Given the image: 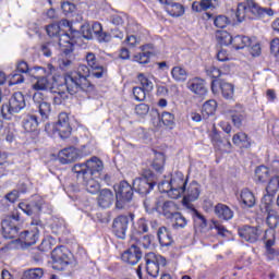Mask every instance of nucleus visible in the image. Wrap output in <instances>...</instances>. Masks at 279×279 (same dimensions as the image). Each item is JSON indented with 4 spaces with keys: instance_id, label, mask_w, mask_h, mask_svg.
Returning a JSON list of instances; mask_svg holds the SVG:
<instances>
[{
    "instance_id": "13",
    "label": "nucleus",
    "mask_w": 279,
    "mask_h": 279,
    "mask_svg": "<svg viewBox=\"0 0 279 279\" xmlns=\"http://www.w3.org/2000/svg\"><path fill=\"white\" fill-rule=\"evenodd\" d=\"M80 158H82V154L80 149L75 147L64 148L59 151V162H61V165H71V162H75L80 160Z\"/></svg>"
},
{
    "instance_id": "32",
    "label": "nucleus",
    "mask_w": 279,
    "mask_h": 279,
    "mask_svg": "<svg viewBox=\"0 0 279 279\" xmlns=\"http://www.w3.org/2000/svg\"><path fill=\"white\" fill-rule=\"evenodd\" d=\"M231 45H233L234 49H245V47L252 45V39L247 36L238 35L232 38Z\"/></svg>"
},
{
    "instance_id": "26",
    "label": "nucleus",
    "mask_w": 279,
    "mask_h": 279,
    "mask_svg": "<svg viewBox=\"0 0 279 279\" xmlns=\"http://www.w3.org/2000/svg\"><path fill=\"white\" fill-rule=\"evenodd\" d=\"M58 43L65 56L73 52V39L68 33H61Z\"/></svg>"
},
{
    "instance_id": "29",
    "label": "nucleus",
    "mask_w": 279,
    "mask_h": 279,
    "mask_svg": "<svg viewBox=\"0 0 279 279\" xmlns=\"http://www.w3.org/2000/svg\"><path fill=\"white\" fill-rule=\"evenodd\" d=\"M149 48V45L142 46L140 48L141 52L133 57L134 62H138V64H149V59L151 58V52L147 50Z\"/></svg>"
},
{
    "instance_id": "47",
    "label": "nucleus",
    "mask_w": 279,
    "mask_h": 279,
    "mask_svg": "<svg viewBox=\"0 0 279 279\" xmlns=\"http://www.w3.org/2000/svg\"><path fill=\"white\" fill-rule=\"evenodd\" d=\"M217 111V101L208 100L203 105L202 112L207 117L213 116Z\"/></svg>"
},
{
    "instance_id": "54",
    "label": "nucleus",
    "mask_w": 279,
    "mask_h": 279,
    "mask_svg": "<svg viewBox=\"0 0 279 279\" xmlns=\"http://www.w3.org/2000/svg\"><path fill=\"white\" fill-rule=\"evenodd\" d=\"M161 122L163 123V125H167L168 128H170V125H173L174 121H175V117L170 113V112H162L161 113Z\"/></svg>"
},
{
    "instance_id": "5",
    "label": "nucleus",
    "mask_w": 279,
    "mask_h": 279,
    "mask_svg": "<svg viewBox=\"0 0 279 279\" xmlns=\"http://www.w3.org/2000/svg\"><path fill=\"white\" fill-rule=\"evenodd\" d=\"M26 106L25 96L21 92H16L12 95L9 104L2 106L1 112L4 119H10L8 114H19L21 110H24Z\"/></svg>"
},
{
    "instance_id": "4",
    "label": "nucleus",
    "mask_w": 279,
    "mask_h": 279,
    "mask_svg": "<svg viewBox=\"0 0 279 279\" xmlns=\"http://www.w3.org/2000/svg\"><path fill=\"white\" fill-rule=\"evenodd\" d=\"M51 258L53 263V269H58L59 271H62L65 269V267H69V265H76L73 253H71V251H69V248L65 246H57L53 248Z\"/></svg>"
},
{
    "instance_id": "61",
    "label": "nucleus",
    "mask_w": 279,
    "mask_h": 279,
    "mask_svg": "<svg viewBox=\"0 0 279 279\" xmlns=\"http://www.w3.org/2000/svg\"><path fill=\"white\" fill-rule=\"evenodd\" d=\"M135 112L140 116V117H145V114H148L149 112V106L146 104H140L135 107Z\"/></svg>"
},
{
    "instance_id": "64",
    "label": "nucleus",
    "mask_w": 279,
    "mask_h": 279,
    "mask_svg": "<svg viewBox=\"0 0 279 279\" xmlns=\"http://www.w3.org/2000/svg\"><path fill=\"white\" fill-rule=\"evenodd\" d=\"M270 51L274 56H278L279 53V39H272L270 43Z\"/></svg>"
},
{
    "instance_id": "36",
    "label": "nucleus",
    "mask_w": 279,
    "mask_h": 279,
    "mask_svg": "<svg viewBox=\"0 0 279 279\" xmlns=\"http://www.w3.org/2000/svg\"><path fill=\"white\" fill-rule=\"evenodd\" d=\"M232 35L226 31H218L216 33V40L219 43V45H222L225 47H228V45H232Z\"/></svg>"
},
{
    "instance_id": "27",
    "label": "nucleus",
    "mask_w": 279,
    "mask_h": 279,
    "mask_svg": "<svg viewBox=\"0 0 279 279\" xmlns=\"http://www.w3.org/2000/svg\"><path fill=\"white\" fill-rule=\"evenodd\" d=\"M92 32L94 33V36L97 38L98 43H110L111 36L108 33L104 32V27L99 22L93 23Z\"/></svg>"
},
{
    "instance_id": "33",
    "label": "nucleus",
    "mask_w": 279,
    "mask_h": 279,
    "mask_svg": "<svg viewBox=\"0 0 279 279\" xmlns=\"http://www.w3.org/2000/svg\"><path fill=\"white\" fill-rule=\"evenodd\" d=\"M166 11L168 12V14L170 16H182V14H184V7L178 2H170L167 7H166Z\"/></svg>"
},
{
    "instance_id": "23",
    "label": "nucleus",
    "mask_w": 279,
    "mask_h": 279,
    "mask_svg": "<svg viewBox=\"0 0 279 279\" xmlns=\"http://www.w3.org/2000/svg\"><path fill=\"white\" fill-rule=\"evenodd\" d=\"M214 213L218 219L223 221H230L234 217V211L228 205L221 203L215 206Z\"/></svg>"
},
{
    "instance_id": "1",
    "label": "nucleus",
    "mask_w": 279,
    "mask_h": 279,
    "mask_svg": "<svg viewBox=\"0 0 279 279\" xmlns=\"http://www.w3.org/2000/svg\"><path fill=\"white\" fill-rule=\"evenodd\" d=\"M72 171L76 173L77 180H82L87 193L97 195L101 191V185L95 180L104 171V161L99 158L92 157L86 162L76 163L73 166Z\"/></svg>"
},
{
    "instance_id": "21",
    "label": "nucleus",
    "mask_w": 279,
    "mask_h": 279,
    "mask_svg": "<svg viewBox=\"0 0 279 279\" xmlns=\"http://www.w3.org/2000/svg\"><path fill=\"white\" fill-rule=\"evenodd\" d=\"M97 202L100 208H110L114 204V193L108 189H104L100 191Z\"/></svg>"
},
{
    "instance_id": "38",
    "label": "nucleus",
    "mask_w": 279,
    "mask_h": 279,
    "mask_svg": "<svg viewBox=\"0 0 279 279\" xmlns=\"http://www.w3.org/2000/svg\"><path fill=\"white\" fill-rule=\"evenodd\" d=\"M274 197H276L274 194L266 193L262 198V210H265V213L269 210H274Z\"/></svg>"
},
{
    "instance_id": "20",
    "label": "nucleus",
    "mask_w": 279,
    "mask_h": 279,
    "mask_svg": "<svg viewBox=\"0 0 279 279\" xmlns=\"http://www.w3.org/2000/svg\"><path fill=\"white\" fill-rule=\"evenodd\" d=\"M133 189L141 195H147L154 189V183L146 178H137L133 181Z\"/></svg>"
},
{
    "instance_id": "22",
    "label": "nucleus",
    "mask_w": 279,
    "mask_h": 279,
    "mask_svg": "<svg viewBox=\"0 0 279 279\" xmlns=\"http://www.w3.org/2000/svg\"><path fill=\"white\" fill-rule=\"evenodd\" d=\"M184 197H183V204H186V202H195L199 198V184L195 181H193L189 187H184Z\"/></svg>"
},
{
    "instance_id": "10",
    "label": "nucleus",
    "mask_w": 279,
    "mask_h": 279,
    "mask_svg": "<svg viewBox=\"0 0 279 279\" xmlns=\"http://www.w3.org/2000/svg\"><path fill=\"white\" fill-rule=\"evenodd\" d=\"M132 219L128 216H118L112 223L113 234L118 239H125Z\"/></svg>"
},
{
    "instance_id": "49",
    "label": "nucleus",
    "mask_w": 279,
    "mask_h": 279,
    "mask_svg": "<svg viewBox=\"0 0 279 279\" xmlns=\"http://www.w3.org/2000/svg\"><path fill=\"white\" fill-rule=\"evenodd\" d=\"M211 143L216 147V149H223L221 145H223V141H221V136L219 135V132H217L216 129L213 130L210 134Z\"/></svg>"
},
{
    "instance_id": "45",
    "label": "nucleus",
    "mask_w": 279,
    "mask_h": 279,
    "mask_svg": "<svg viewBox=\"0 0 279 279\" xmlns=\"http://www.w3.org/2000/svg\"><path fill=\"white\" fill-rule=\"evenodd\" d=\"M231 119L235 128H241L245 121V111H232Z\"/></svg>"
},
{
    "instance_id": "39",
    "label": "nucleus",
    "mask_w": 279,
    "mask_h": 279,
    "mask_svg": "<svg viewBox=\"0 0 279 279\" xmlns=\"http://www.w3.org/2000/svg\"><path fill=\"white\" fill-rule=\"evenodd\" d=\"M34 90H49L51 88V82L48 77L41 76L37 78V82L33 84Z\"/></svg>"
},
{
    "instance_id": "8",
    "label": "nucleus",
    "mask_w": 279,
    "mask_h": 279,
    "mask_svg": "<svg viewBox=\"0 0 279 279\" xmlns=\"http://www.w3.org/2000/svg\"><path fill=\"white\" fill-rule=\"evenodd\" d=\"M19 216H9L2 221V234L4 239H16L19 235Z\"/></svg>"
},
{
    "instance_id": "53",
    "label": "nucleus",
    "mask_w": 279,
    "mask_h": 279,
    "mask_svg": "<svg viewBox=\"0 0 279 279\" xmlns=\"http://www.w3.org/2000/svg\"><path fill=\"white\" fill-rule=\"evenodd\" d=\"M133 95L136 101H145L147 97V90L143 89V87H134Z\"/></svg>"
},
{
    "instance_id": "2",
    "label": "nucleus",
    "mask_w": 279,
    "mask_h": 279,
    "mask_svg": "<svg viewBox=\"0 0 279 279\" xmlns=\"http://www.w3.org/2000/svg\"><path fill=\"white\" fill-rule=\"evenodd\" d=\"M88 75H90V69L84 64H81L76 72L68 73L64 75V84L60 86L59 94L66 95L64 93V88L68 89L70 95H75V93H80V90L86 92L93 88V85L88 80Z\"/></svg>"
},
{
    "instance_id": "51",
    "label": "nucleus",
    "mask_w": 279,
    "mask_h": 279,
    "mask_svg": "<svg viewBox=\"0 0 279 279\" xmlns=\"http://www.w3.org/2000/svg\"><path fill=\"white\" fill-rule=\"evenodd\" d=\"M214 24L216 25V27L223 29V27H228V25H230V20L226 15H218L214 20Z\"/></svg>"
},
{
    "instance_id": "58",
    "label": "nucleus",
    "mask_w": 279,
    "mask_h": 279,
    "mask_svg": "<svg viewBox=\"0 0 279 279\" xmlns=\"http://www.w3.org/2000/svg\"><path fill=\"white\" fill-rule=\"evenodd\" d=\"M193 216L195 217V221H199L201 226L203 228H206L208 226V222L206 221V218L204 215L199 214L195 208H192Z\"/></svg>"
},
{
    "instance_id": "62",
    "label": "nucleus",
    "mask_w": 279,
    "mask_h": 279,
    "mask_svg": "<svg viewBox=\"0 0 279 279\" xmlns=\"http://www.w3.org/2000/svg\"><path fill=\"white\" fill-rule=\"evenodd\" d=\"M156 202H158V197L146 198L144 201V206L146 209L156 210Z\"/></svg>"
},
{
    "instance_id": "30",
    "label": "nucleus",
    "mask_w": 279,
    "mask_h": 279,
    "mask_svg": "<svg viewBox=\"0 0 279 279\" xmlns=\"http://www.w3.org/2000/svg\"><path fill=\"white\" fill-rule=\"evenodd\" d=\"M158 241L160 245L163 247H169L171 243H173V238L171 236V232L166 227H161L157 232Z\"/></svg>"
},
{
    "instance_id": "12",
    "label": "nucleus",
    "mask_w": 279,
    "mask_h": 279,
    "mask_svg": "<svg viewBox=\"0 0 279 279\" xmlns=\"http://www.w3.org/2000/svg\"><path fill=\"white\" fill-rule=\"evenodd\" d=\"M33 101L38 109L41 121H47V119H49V116L51 114V104L45 101V99L43 98V93L40 92L34 94Z\"/></svg>"
},
{
    "instance_id": "18",
    "label": "nucleus",
    "mask_w": 279,
    "mask_h": 279,
    "mask_svg": "<svg viewBox=\"0 0 279 279\" xmlns=\"http://www.w3.org/2000/svg\"><path fill=\"white\" fill-rule=\"evenodd\" d=\"M248 10L250 13L257 16V19H265V16H274L275 14L271 8H263L254 2V0H248Z\"/></svg>"
},
{
    "instance_id": "24",
    "label": "nucleus",
    "mask_w": 279,
    "mask_h": 279,
    "mask_svg": "<svg viewBox=\"0 0 279 279\" xmlns=\"http://www.w3.org/2000/svg\"><path fill=\"white\" fill-rule=\"evenodd\" d=\"M267 213V218H266V223L269 227V229L265 230L264 239H267L268 234H271L274 236V228L278 226L279 221V216L276 210L271 209L266 211Z\"/></svg>"
},
{
    "instance_id": "19",
    "label": "nucleus",
    "mask_w": 279,
    "mask_h": 279,
    "mask_svg": "<svg viewBox=\"0 0 279 279\" xmlns=\"http://www.w3.org/2000/svg\"><path fill=\"white\" fill-rule=\"evenodd\" d=\"M187 88L194 95H197V97H204L207 95L208 89L206 88V85L204 84V80L202 78H192L187 82Z\"/></svg>"
},
{
    "instance_id": "60",
    "label": "nucleus",
    "mask_w": 279,
    "mask_h": 279,
    "mask_svg": "<svg viewBox=\"0 0 279 279\" xmlns=\"http://www.w3.org/2000/svg\"><path fill=\"white\" fill-rule=\"evenodd\" d=\"M206 73L209 77H214L215 80H217V77H221V70L214 65L207 68Z\"/></svg>"
},
{
    "instance_id": "63",
    "label": "nucleus",
    "mask_w": 279,
    "mask_h": 279,
    "mask_svg": "<svg viewBox=\"0 0 279 279\" xmlns=\"http://www.w3.org/2000/svg\"><path fill=\"white\" fill-rule=\"evenodd\" d=\"M16 72L17 73H29V65H27V62H25V61L17 62Z\"/></svg>"
},
{
    "instance_id": "46",
    "label": "nucleus",
    "mask_w": 279,
    "mask_h": 279,
    "mask_svg": "<svg viewBox=\"0 0 279 279\" xmlns=\"http://www.w3.org/2000/svg\"><path fill=\"white\" fill-rule=\"evenodd\" d=\"M170 219H172V226L173 228L178 229V228H186L187 221L186 218L184 216H182V214L178 213L171 217Z\"/></svg>"
},
{
    "instance_id": "42",
    "label": "nucleus",
    "mask_w": 279,
    "mask_h": 279,
    "mask_svg": "<svg viewBox=\"0 0 279 279\" xmlns=\"http://www.w3.org/2000/svg\"><path fill=\"white\" fill-rule=\"evenodd\" d=\"M220 89L225 99H232L234 97V85L230 83H220Z\"/></svg>"
},
{
    "instance_id": "14",
    "label": "nucleus",
    "mask_w": 279,
    "mask_h": 279,
    "mask_svg": "<svg viewBox=\"0 0 279 279\" xmlns=\"http://www.w3.org/2000/svg\"><path fill=\"white\" fill-rule=\"evenodd\" d=\"M54 130L59 133L61 138H69L71 136V124L69 123V114H59V120L54 125Z\"/></svg>"
},
{
    "instance_id": "17",
    "label": "nucleus",
    "mask_w": 279,
    "mask_h": 279,
    "mask_svg": "<svg viewBox=\"0 0 279 279\" xmlns=\"http://www.w3.org/2000/svg\"><path fill=\"white\" fill-rule=\"evenodd\" d=\"M85 60L88 66H90L94 77H97L98 80L104 77V72L106 71V68L99 64V61H97V57L95 56V53L87 52Z\"/></svg>"
},
{
    "instance_id": "44",
    "label": "nucleus",
    "mask_w": 279,
    "mask_h": 279,
    "mask_svg": "<svg viewBox=\"0 0 279 279\" xmlns=\"http://www.w3.org/2000/svg\"><path fill=\"white\" fill-rule=\"evenodd\" d=\"M233 145H242V147H250V140L245 133H236L232 137Z\"/></svg>"
},
{
    "instance_id": "59",
    "label": "nucleus",
    "mask_w": 279,
    "mask_h": 279,
    "mask_svg": "<svg viewBox=\"0 0 279 279\" xmlns=\"http://www.w3.org/2000/svg\"><path fill=\"white\" fill-rule=\"evenodd\" d=\"M193 216L195 217V221H199L201 226L203 228H206L208 226V222L206 221V218L204 215L199 214L195 208H192Z\"/></svg>"
},
{
    "instance_id": "57",
    "label": "nucleus",
    "mask_w": 279,
    "mask_h": 279,
    "mask_svg": "<svg viewBox=\"0 0 279 279\" xmlns=\"http://www.w3.org/2000/svg\"><path fill=\"white\" fill-rule=\"evenodd\" d=\"M149 230V225L145 218H140L137 221V232L143 233V232H148Z\"/></svg>"
},
{
    "instance_id": "16",
    "label": "nucleus",
    "mask_w": 279,
    "mask_h": 279,
    "mask_svg": "<svg viewBox=\"0 0 279 279\" xmlns=\"http://www.w3.org/2000/svg\"><path fill=\"white\" fill-rule=\"evenodd\" d=\"M141 258H143V252H141V248L137 247L136 244H132L131 247L122 254V260L129 265H136Z\"/></svg>"
},
{
    "instance_id": "40",
    "label": "nucleus",
    "mask_w": 279,
    "mask_h": 279,
    "mask_svg": "<svg viewBox=\"0 0 279 279\" xmlns=\"http://www.w3.org/2000/svg\"><path fill=\"white\" fill-rule=\"evenodd\" d=\"M255 178L258 180V182H267L269 181V168L265 166H259L255 170Z\"/></svg>"
},
{
    "instance_id": "43",
    "label": "nucleus",
    "mask_w": 279,
    "mask_h": 279,
    "mask_svg": "<svg viewBox=\"0 0 279 279\" xmlns=\"http://www.w3.org/2000/svg\"><path fill=\"white\" fill-rule=\"evenodd\" d=\"M19 208L25 213V215H28V217H32L34 213H39L40 206L34 205V204H27V203H20Z\"/></svg>"
},
{
    "instance_id": "37",
    "label": "nucleus",
    "mask_w": 279,
    "mask_h": 279,
    "mask_svg": "<svg viewBox=\"0 0 279 279\" xmlns=\"http://www.w3.org/2000/svg\"><path fill=\"white\" fill-rule=\"evenodd\" d=\"M247 12H250V1H247V5L245 3H239L235 12V16L239 23H243L245 17L247 16Z\"/></svg>"
},
{
    "instance_id": "31",
    "label": "nucleus",
    "mask_w": 279,
    "mask_h": 279,
    "mask_svg": "<svg viewBox=\"0 0 279 279\" xmlns=\"http://www.w3.org/2000/svg\"><path fill=\"white\" fill-rule=\"evenodd\" d=\"M60 27H69V21L62 20L59 24H50L46 27L48 36L53 38L54 36H60L62 29Z\"/></svg>"
},
{
    "instance_id": "52",
    "label": "nucleus",
    "mask_w": 279,
    "mask_h": 279,
    "mask_svg": "<svg viewBox=\"0 0 279 279\" xmlns=\"http://www.w3.org/2000/svg\"><path fill=\"white\" fill-rule=\"evenodd\" d=\"M9 77V86H16V84H23L25 82V77L19 72H14Z\"/></svg>"
},
{
    "instance_id": "48",
    "label": "nucleus",
    "mask_w": 279,
    "mask_h": 279,
    "mask_svg": "<svg viewBox=\"0 0 279 279\" xmlns=\"http://www.w3.org/2000/svg\"><path fill=\"white\" fill-rule=\"evenodd\" d=\"M163 167H165V155L161 153H158L156 155L155 160L153 161V168L155 169V171L160 172L162 171Z\"/></svg>"
},
{
    "instance_id": "34",
    "label": "nucleus",
    "mask_w": 279,
    "mask_h": 279,
    "mask_svg": "<svg viewBox=\"0 0 279 279\" xmlns=\"http://www.w3.org/2000/svg\"><path fill=\"white\" fill-rule=\"evenodd\" d=\"M171 76L175 82H186V77H189V73L182 66H174L171 70Z\"/></svg>"
},
{
    "instance_id": "9",
    "label": "nucleus",
    "mask_w": 279,
    "mask_h": 279,
    "mask_svg": "<svg viewBox=\"0 0 279 279\" xmlns=\"http://www.w3.org/2000/svg\"><path fill=\"white\" fill-rule=\"evenodd\" d=\"M156 204L157 213L163 215L166 219H171L175 214H178V204L172 201H166L165 197H158Z\"/></svg>"
},
{
    "instance_id": "7",
    "label": "nucleus",
    "mask_w": 279,
    "mask_h": 279,
    "mask_svg": "<svg viewBox=\"0 0 279 279\" xmlns=\"http://www.w3.org/2000/svg\"><path fill=\"white\" fill-rule=\"evenodd\" d=\"M146 260V271L148 276L157 278L160 274V266L165 267L167 265V259L161 255H156L155 253H148L145 256Z\"/></svg>"
},
{
    "instance_id": "6",
    "label": "nucleus",
    "mask_w": 279,
    "mask_h": 279,
    "mask_svg": "<svg viewBox=\"0 0 279 279\" xmlns=\"http://www.w3.org/2000/svg\"><path fill=\"white\" fill-rule=\"evenodd\" d=\"M113 189L116 191L117 208H124L128 202H132L134 190L132 189V185H130V183H128L126 181H122L119 184L114 185Z\"/></svg>"
},
{
    "instance_id": "11",
    "label": "nucleus",
    "mask_w": 279,
    "mask_h": 279,
    "mask_svg": "<svg viewBox=\"0 0 279 279\" xmlns=\"http://www.w3.org/2000/svg\"><path fill=\"white\" fill-rule=\"evenodd\" d=\"M264 230L260 227L244 226L239 229V236L247 241V243H256L263 234Z\"/></svg>"
},
{
    "instance_id": "55",
    "label": "nucleus",
    "mask_w": 279,
    "mask_h": 279,
    "mask_svg": "<svg viewBox=\"0 0 279 279\" xmlns=\"http://www.w3.org/2000/svg\"><path fill=\"white\" fill-rule=\"evenodd\" d=\"M64 84H61L57 87V92H54V104H57L58 106H60V104H62V97H69V95H71V93L64 88L63 93H65V95L60 94V87L63 86Z\"/></svg>"
},
{
    "instance_id": "25",
    "label": "nucleus",
    "mask_w": 279,
    "mask_h": 279,
    "mask_svg": "<svg viewBox=\"0 0 279 279\" xmlns=\"http://www.w3.org/2000/svg\"><path fill=\"white\" fill-rule=\"evenodd\" d=\"M240 202L244 208H254L256 206V196H254V193L250 189H243L240 192Z\"/></svg>"
},
{
    "instance_id": "28",
    "label": "nucleus",
    "mask_w": 279,
    "mask_h": 279,
    "mask_svg": "<svg viewBox=\"0 0 279 279\" xmlns=\"http://www.w3.org/2000/svg\"><path fill=\"white\" fill-rule=\"evenodd\" d=\"M38 125H40V121L36 114H27L23 120V128L26 132H36Z\"/></svg>"
},
{
    "instance_id": "15",
    "label": "nucleus",
    "mask_w": 279,
    "mask_h": 279,
    "mask_svg": "<svg viewBox=\"0 0 279 279\" xmlns=\"http://www.w3.org/2000/svg\"><path fill=\"white\" fill-rule=\"evenodd\" d=\"M32 226H36L33 228L32 231H24L20 234V241L21 243H24V245H27L28 247L32 245H36V241H38V226H40L39 221L32 222Z\"/></svg>"
},
{
    "instance_id": "56",
    "label": "nucleus",
    "mask_w": 279,
    "mask_h": 279,
    "mask_svg": "<svg viewBox=\"0 0 279 279\" xmlns=\"http://www.w3.org/2000/svg\"><path fill=\"white\" fill-rule=\"evenodd\" d=\"M81 32L83 37H85L87 40H92V38L95 36L93 33V26H90V24H84L81 28Z\"/></svg>"
},
{
    "instance_id": "35",
    "label": "nucleus",
    "mask_w": 279,
    "mask_h": 279,
    "mask_svg": "<svg viewBox=\"0 0 279 279\" xmlns=\"http://www.w3.org/2000/svg\"><path fill=\"white\" fill-rule=\"evenodd\" d=\"M45 276L43 268H31L25 270L21 279H41Z\"/></svg>"
},
{
    "instance_id": "50",
    "label": "nucleus",
    "mask_w": 279,
    "mask_h": 279,
    "mask_svg": "<svg viewBox=\"0 0 279 279\" xmlns=\"http://www.w3.org/2000/svg\"><path fill=\"white\" fill-rule=\"evenodd\" d=\"M278 177H275L269 181L268 185L266 186V193L276 196V193H278Z\"/></svg>"
},
{
    "instance_id": "41",
    "label": "nucleus",
    "mask_w": 279,
    "mask_h": 279,
    "mask_svg": "<svg viewBox=\"0 0 279 279\" xmlns=\"http://www.w3.org/2000/svg\"><path fill=\"white\" fill-rule=\"evenodd\" d=\"M137 78L142 88L146 90V93H151V90H154V82H151V80L145 76V74L143 73L138 74Z\"/></svg>"
},
{
    "instance_id": "3",
    "label": "nucleus",
    "mask_w": 279,
    "mask_h": 279,
    "mask_svg": "<svg viewBox=\"0 0 279 279\" xmlns=\"http://www.w3.org/2000/svg\"><path fill=\"white\" fill-rule=\"evenodd\" d=\"M186 186V180L182 172L175 173L170 181H162L158 184L160 193H167L171 199H180L184 195V187Z\"/></svg>"
}]
</instances>
